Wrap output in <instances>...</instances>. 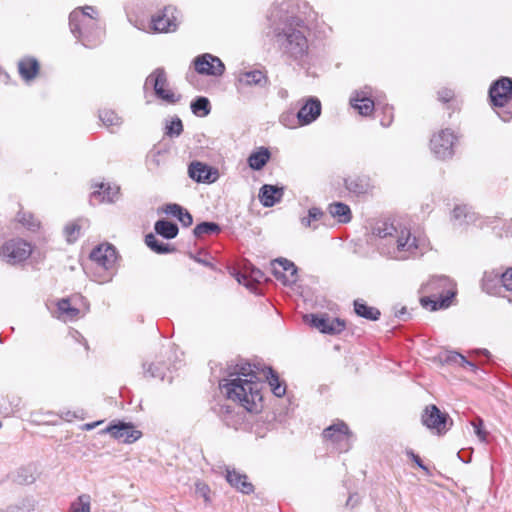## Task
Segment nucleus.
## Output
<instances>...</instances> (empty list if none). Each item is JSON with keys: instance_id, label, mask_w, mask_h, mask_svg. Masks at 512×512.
<instances>
[{"instance_id": "10", "label": "nucleus", "mask_w": 512, "mask_h": 512, "mask_svg": "<svg viewBox=\"0 0 512 512\" xmlns=\"http://www.w3.org/2000/svg\"><path fill=\"white\" fill-rule=\"evenodd\" d=\"M489 98L495 108H505L512 99V79L501 77L489 89Z\"/></svg>"}, {"instance_id": "55", "label": "nucleus", "mask_w": 512, "mask_h": 512, "mask_svg": "<svg viewBox=\"0 0 512 512\" xmlns=\"http://www.w3.org/2000/svg\"><path fill=\"white\" fill-rule=\"evenodd\" d=\"M192 258H193L196 262H198V263H200V264H202V265H204V266L212 267V264H211L209 261L205 260V259H202V258H200V257H196V256H192Z\"/></svg>"}, {"instance_id": "5", "label": "nucleus", "mask_w": 512, "mask_h": 512, "mask_svg": "<svg viewBox=\"0 0 512 512\" xmlns=\"http://www.w3.org/2000/svg\"><path fill=\"white\" fill-rule=\"evenodd\" d=\"M426 290L436 292L433 297L421 299L422 306L432 311L449 307L456 294L454 283L446 276L433 277L426 284Z\"/></svg>"}, {"instance_id": "56", "label": "nucleus", "mask_w": 512, "mask_h": 512, "mask_svg": "<svg viewBox=\"0 0 512 512\" xmlns=\"http://www.w3.org/2000/svg\"><path fill=\"white\" fill-rule=\"evenodd\" d=\"M460 366L467 367V368H469L472 371H476L477 370V366L474 363L468 361L467 359H466V363H461Z\"/></svg>"}, {"instance_id": "18", "label": "nucleus", "mask_w": 512, "mask_h": 512, "mask_svg": "<svg viewBox=\"0 0 512 512\" xmlns=\"http://www.w3.org/2000/svg\"><path fill=\"white\" fill-rule=\"evenodd\" d=\"M321 102L316 97H309L297 112L298 123L307 126L316 121L321 115Z\"/></svg>"}, {"instance_id": "60", "label": "nucleus", "mask_w": 512, "mask_h": 512, "mask_svg": "<svg viewBox=\"0 0 512 512\" xmlns=\"http://www.w3.org/2000/svg\"><path fill=\"white\" fill-rule=\"evenodd\" d=\"M73 417H76V415H75L74 413L67 412V413H66V417H65V419L69 421V420H71Z\"/></svg>"}, {"instance_id": "48", "label": "nucleus", "mask_w": 512, "mask_h": 512, "mask_svg": "<svg viewBox=\"0 0 512 512\" xmlns=\"http://www.w3.org/2000/svg\"><path fill=\"white\" fill-rule=\"evenodd\" d=\"M472 425L474 427V431L476 435L479 437L481 441L486 440V432L482 429L483 421L478 418L476 421L472 422Z\"/></svg>"}, {"instance_id": "33", "label": "nucleus", "mask_w": 512, "mask_h": 512, "mask_svg": "<svg viewBox=\"0 0 512 512\" xmlns=\"http://www.w3.org/2000/svg\"><path fill=\"white\" fill-rule=\"evenodd\" d=\"M155 232L166 239H173L178 234V226L167 220H158L154 225Z\"/></svg>"}, {"instance_id": "17", "label": "nucleus", "mask_w": 512, "mask_h": 512, "mask_svg": "<svg viewBox=\"0 0 512 512\" xmlns=\"http://www.w3.org/2000/svg\"><path fill=\"white\" fill-rule=\"evenodd\" d=\"M309 323L312 327L318 329L322 333L337 334L344 330L345 322L339 318H330L326 315H310Z\"/></svg>"}, {"instance_id": "19", "label": "nucleus", "mask_w": 512, "mask_h": 512, "mask_svg": "<svg viewBox=\"0 0 512 512\" xmlns=\"http://www.w3.org/2000/svg\"><path fill=\"white\" fill-rule=\"evenodd\" d=\"M189 177L197 182L212 183L216 181L218 172L201 162H192L188 168Z\"/></svg>"}, {"instance_id": "41", "label": "nucleus", "mask_w": 512, "mask_h": 512, "mask_svg": "<svg viewBox=\"0 0 512 512\" xmlns=\"http://www.w3.org/2000/svg\"><path fill=\"white\" fill-rule=\"evenodd\" d=\"M17 219L19 223L31 231L37 230L40 226L39 221L29 212H19Z\"/></svg>"}, {"instance_id": "39", "label": "nucleus", "mask_w": 512, "mask_h": 512, "mask_svg": "<svg viewBox=\"0 0 512 512\" xmlns=\"http://www.w3.org/2000/svg\"><path fill=\"white\" fill-rule=\"evenodd\" d=\"M191 110L197 116H207L210 113V102L206 97H198L191 103Z\"/></svg>"}, {"instance_id": "16", "label": "nucleus", "mask_w": 512, "mask_h": 512, "mask_svg": "<svg viewBox=\"0 0 512 512\" xmlns=\"http://www.w3.org/2000/svg\"><path fill=\"white\" fill-rule=\"evenodd\" d=\"M373 90L371 87H364L362 90L355 91L350 98L351 106L356 109L359 114L369 116L375 108L372 100Z\"/></svg>"}, {"instance_id": "59", "label": "nucleus", "mask_w": 512, "mask_h": 512, "mask_svg": "<svg viewBox=\"0 0 512 512\" xmlns=\"http://www.w3.org/2000/svg\"><path fill=\"white\" fill-rule=\"evenodd\" d=\"M98 424H99V422L92 423V424H86V425H85V429H86V430H91V429H93V428H94L96 425H98Z\"/></svg>"}, {"instance_id": "28", "label": "nucleus", "mask_w": 512, "mask_h": 512, "mask_svg": "<svg viewBox=\"0 0 512 512\" xmlns=\"http://www.w3.org/2000/svg\"><path fill=\"white\" fill-rule=\"evenodd\" d=\"M354 311L358 316L370 321L378 320L381 315L377 308L368 306L362 299L354 301Z\"/></svg>"}, {"instance_id": "53", "label": "nucleus", "mask_w": 512, "mask_h": 512, "mask_svg": "<svg viewBox=\"0 0 512 512\" xmlns=\"http://www.w3.org/2000/svg\"><path fill=\"white\" fill-rule=\"evenodd\" d=\"M497 114L503 121H508L512 118V110L511 109L497 111Z\"/></svg>"}, {"instance_id": "35", "label": "nucleus", "mask_w": 512, "mask_h": 512, "mask_svg": "<svg viewBox=\"0 0 512 512\" xmlns=\"http://www.w3.org/2000/svg\"><path fill=\"white\" fill-rule=\"evenodd\" d=\"M57 310H58V318H61L63 320H73L75 319L79 314V309L73 307L70 304L69 299H61L57 303Z\"/></svg>"}, {"instance_id": "26", "label": "nucleus", "mask_w": 512, "mask_h": 512, "mask_svg": "<svg viewBox=\"0 0 512 512\" xmlns=\"http://www.w3.org/2000/svg\"><path fill=\"white\" fill-rule=\"evenodd\" d=\"M346 188L356 194H365L370 190L369 178L366 176H352L345 179Z\"/></svg>"}, {"instance_id": "61", "label": "nucleus", "mask_w": 512, "mask_h": 512, "mask_svg": "<svg viewBox=\"0 0 512 512\" xmlns=\"http://www.w3.org/2000/svg\"><path fill=\"white\" fill-rule=\"evenodd\" d=\"M391 121H392V117H390V119L387 122H385L384 120H381V125L384 127H388L390 125Z\"/></svg>"}, {"instance_id": "11", "label": "nucleus", "mask_w": 512, "mask_h": 512, "mask_svg": "<svg viewBox=\"0 0 512 512\" xmlns=\"http://www.w3.org/2000/svg\"><path fill=\"white\" fill-rule=\"evenodd\" d=\"M323 437L325 440H329L335 444L336 448L341 452H345L350 448V431L348 426L342 421L324 429Z\"/></svg>"}, {"instance_id": "20", "label": "nucleus", "mask_w": 512, "mask_h": 512, "mask_svg": "<svg viewBox=\"0 0 512 512\" xmlns=\"http://www.w3.org/2000/svg\"><path fill=\"white\" fill-rule=\"evenodd\" d=\"M225 477L227 482L238 491L244 494H250L253 492L254 487L252 483L248 481L247 476L245 474H242L236 471L235 469H230L229 467H227Z\"/></svg>"}, {"instance_id": "36", "label": "nucleus", "mask_w": 512, "mask_h": 512, "mask_svg": "<svg viewBox=\"0 0 512 512\" xmlns=\"http://www.w3.org/2000/svg\"><path fill=\"white\" fill-rule=\"evenodd\" d=\"M146 245L157 254H166L173 251L169 244L158 241L153 233H149L145 236Z\"/></svg>"}, {"instance_id": "34", "label": "nucleus", "mask_w": 512, "mask_h": 512, "mask_svg": "<svg viewBox=\"0 0 512 512\" xmlns=\"http://www.w3.org/2000/svg\"><path fill=\"white\" fill-rule=\"evenodd\" d=\"M99 118L102 123L111 131L114 128H119L122 125V118L113 110L103 109L99 112Z\"/></svg>"}, {"instance_id": "7", "label": "nucleus", "mask_w": 512, "mask_h": 512, "mask_svg": "<svg viewBox=\"0 0 512 512\" xmlns=\"http://www.w3.org/2000/svg\"><path fill=\"white\" fill-rule=\"evenodd\" d=\"M31 253V244L22 239L9 240L0 247L1 259L12 265L25 261Z\"/></svg>"}, {"instance_id": "37", "label": "nucleus", "mask_w": 512, "mask_h": 512, "mask_svg": "<svg viewBox=\"0 0 512 512\" xmlns=\"http://www.w3.org/2000/svg\"><path fill=\"white\" fill-rule=\"evenodd\" d=\"M221 230L220 226L214 222H202L195 226L193 233L197 238H201L204 235L219 233Z\"/></svg>"}, {"instance_id": "8", "label": "nucleus", "mask_w": 512, "mask_h": 512, "mask_svg": "<svg viewBox=\"0 0 512 512\" xmlns=\"http://www.w3.org/2000/svg\"><path fill=\"white\" fill-rule=\"evenodd\" d=\"M167 76L164 68H156L147 78L145 81V87L151 86L155 92V95L169 103L174 104L180 100V96L176 95L174 92H172L169 89H165V86L167 85Z\"/></svg>"}, {"instance_id": "14", "label": "nucleus", "mask_w": 512, "mask_h": 512, "mask_svg": "<svg viewBox=\"0 0 512 512\" xmlns=\"http://www.w3.org/2000/svg\"><path fill=\"white\" fill-rule=\"evenodd\" d=\"M90 259L99 268H102L105 271H110L116 263L117 253L112 245L102 244L92 250Z\"/></svg>"}, {"instance_id": "51", "label": "nucleus", "mask_w": 512, "mask_h": 512, "mask_svg": "<svg viewBox=\"0 0 512 512\" xmlns=\"http://www.w3.org/2000/svg\"><path fill=\"white\" fill-rule=\"evenodd\" d=\"M454 97V92L450 89H443L438 92V98L442 102H449Z\"/></svg>"}, {"instance_id": "42", "label": "nucleus", "mask_w": 512, "mask_h": 512, "mask_svg": "<svg viewBox=\"0 0 512 512\" xmlns=\"http://www.w3.org/2000/svg\"><path fill=\"white\" fill-rule=\"evenodd\" d=\"M279 121L283 126L289 129H295L301 126L300 123H298L297 114L294 115L292 112L281 114Z\"/></svg>"}, {"instance_id": "23", "label": "nucleus", "mask_w": 512, "mask_h": 512, "mask_svg": "<svg viewBox=\"0 0 512 512\" xmlns=\"http://www.w3.org/2000/svg\"><path fill=\"white\" fill-rule=\"evenodd\" d=\"M267 76L260 70L241 72L238 75V83L242 86H266Z\"/></svg>"}, {"instance_id": "52", "label": "nucleus", "mask_w": 512, "mask_h": 512, "mask_svg": "<svg viewBox=\"0 0 512 512\" xmlns=\"http://www.w3.org/2000/svg\"><path fill=\"white\" fill-rule=\"evenodd\" d=\"M407 455L416 463V465L419 468H421V469H423L425 471L428 470L427 467L423 464V462L420 459V457L418 455H416L412 450L407 451Z\"/></svg>"}, {"instance_id": "30", "label": "nucleus", "mask_w": 512, "mask_h": 512, "mask_svg": "<svg viewBox=\"0 0 512 512\" xmlns=\"http://www.w3.org/2000/svg\"><path fill=\"white\" fill-rule=\"evenodd\" d=\"M270 156L271 154L267 148H260L248 157V165L253 170H261L269 161Z\"/></svg>"}, {"instance_id": "29", "label": "nucleus", "mask_w": 512, "mask_h": 512, "mask_svg": "<svg viewBox=\"0 0 512 512\" xmlns=\"http://www.w3.org/2000/svg\"><path fill=\"white\" fill-rule=\"evenodd\" d=\"M264 375L268 381V384L276 397H282L286 393V386L280 382L279 376L276 372L268 367L264 370Z\"/></svg>"}, {"instance_id": "3", "label": "nucleus", "mask_w": 512, "mask_h": 512, "mask_svg": "<svg viewBox=\"0 0 512 512\" xmlns=\"http://www.w3.org/2000/svg\"><path fill=\"white\" fill-rule=\"evenodd\" d=\"M282 25L275 29L278 45L291 58H302L308 51L306 27L303 20L298 17H286Z\"/></svg>"}, {"instance_id": "6", "label": "nucleus", "mask_w": 512, "mask_h": 512, "mask_svg": "<svg viewBox=\"0 0 512 512\" xmlns=\"http://www.w3.org/2000/svg\"><path fill=\"white\" fill-rule=\"evenodd\" d=\"M458 140L457 135L449 128L441 129L430 139V149L436 158L450 159L454 155V147Z\"/></svg>"}, {"instance_id": "32", "label": "nucleus", "mask_w": 512, "mask_h": 512, "mask_svg": "<svg viewBox=\"0 0 512 512\" xmlns=\"http://www.w3.org/2000/svg\"><path fill=\"white\" fill-rule=\"evenodd\" d=\"M273 272L277 278L285 276V272H289L291 276L296 274L297 268L293 262L287 259H276L272 262Z\"/></svg>"}, {"instance_id": "22", "label": "nucleus", "mask_w": 512, "mask_h": 512, "mask_svg": "<svg viewBox=\"0 0 512 512\" xmlns=\"http://www.w3.org/2000/svg\"><path fill=\"white\" fill-rule=\"evenodd\" d=\"M283 188L265 184L260 188L259 200L264 207H272L283 197Z\"/></svg>"}, {"instance_id": "4", "label": "nucleus", "mask_w": 512, "mask_h": 512, "mask_svg": "<svg viewBox=\"0 0 512 512\" xmlns=\"http://www.w3.org/2000/svg\"><path fill=\"white\" fill-rule=\"evenodd\" d=\"M95 10L91 6L73 10L69 16L70 31L87 48L98 45L103 36Z\"/></svg>"}, {"instance_id": "43", "label": "nucleus", "mask_w": 512, "mask_h": 512, "mask_svg": "<svg viewBox=\"0 0 512 512\" xmlns=\"http://www.w3.org/2000/svg\"><path fill=\"white\" fill-rule=\"evenodd\" d=\"M323 216V212L321 209L317 207H312L308 211V216L303 217L301 219V223L305 227H311L312 221H317Z\"/></svg>"}, {"instance_id": "9", "label": "nucleus", "mask_w": 512, "mask_h": 512, "mask_svg": "<svg viewBox=\"0 0 512 512\" xmlns=\"http://www.w3.org/2000/svg\"><path fill=\"white\" fill-rule=\"evenodd\" d=\"M448 420V414L441 412L436 405L426 406L421 415L422 424L438 435L448 431Z\"/></svg>"}, {"instance_id": "15", "label": "nucleus", "mask_w": 512, "mask_h": 512, "mask_svg": "<svg viewBox=\"0 0 512 512\" xmlns=\"http://www.w3.org/2000/svg\"><path fill=\"white\" fill-rule=\"evenodd\" d=\"M103 433H108L113 438L122 440L125 443H133L142 435L141 432L136 430L131 423L121 421L110 424L103 430Z\"/></svg>"}, {"instance_id": "50", "label": "nucleus", "mask_w": 512, "mask_h": 512, "mask_svg": "<svg viewBox=\"0 0 512 512\" xmlns=\"http://www.w3.org/2000/svg\"><path fill=\"white\" fill-rule=\"evenodd\" d=\"M183 207L178 204H168L165 208V212L173 217L178 218L179 214L182 213Z\"/></svg>"}, {"instance_id": "46", "label": "nucleus", "mask_w": 512, "mask_h": 512, "mask_svg": "<svg viewBox=\"0 0 512 512\" xmlns=\"http://www.w3.org/2000/svg\"><path fill=\"white\" fill-rule=\"evenodd\" d=\"M195 492L198 496L202 497L206 502L209 501L210 488L203 482H197L195 484Z\"/></svg>"}, {"instance_id": "62", "label": "nucleus", "mask_w": 512, "mask_h": 512, "mask_svg": "<svg viewBox=\"0 0 512 512\" xmlns=\"http://www.w3.org/2000/svg\"><path fill=\"white\" fill-rule=\"evenodd\" d=\"M111 274H109L106 278H104L103 280H100L99 282H106V281H109L111 280Z\"/></svg>"}, {"instance_id": "24", "label": "nucleus", "mask_w": 512, "mask_h": 512, "mask_svg": "<svg viewBox=\"0 0 512 512\" xmlns=\"http://www.w3.org/2000/svg\"><path fill=\"white\" fill-rule=\"evenodd\" d=\"M119 193V187L118 186H111L109 184L101 183L99 185V190L94 191L90 196L91 202H114L117 198Z\"/></svg>"}, {"instance_id": "40", "label": "nucleus", "mask_w": 512, "mask_h": 512, "mask_svg": "<svg viewBox=\"0 0 512 512\" xmlns=\"http://www.w3.org/2000/svg\"><path fill=\"white\" fill-rule=\"evenodd\" d=\"M63 232H64V236L66 238V241L68 243H74L80 237V234H81V225H80L79 221H73V222L68 223L64 227Z\"/></svg>"}, {"instance_id": "49", "label": "nucleus", "mask_w": 512, "mask_h": 512, "mask_svg": "<svg viewBox=\"0 0 512 512\" xmlns=\"http://www.w3.org/2000/svg\"><path fill=\"white\" fill-rule=\"evenodd\" d=\"M177 219L181 222V224L184 227H189L193 223V217L186 209H183L182 213L179 214V217Z\"/></svg>"}, {"instance_id": "44", "label": "nucleus", "mask_w": 512, "mask_h": 512, "mask_svg": "<svg viewBox=\"0 0 512 512\" xmlns=\"http://www.w3.org/2000/svg\"><path fill=\"white\" fill-rule=\"evenodd\" d=\"M183 131L182 121L179 118L174 119L166 126V135L169 137H178Z\"/></svg>"}, {"instance_id": "1", "label": "nucleus", "mask_w": 512, "mask_h": 512, "mask_svg": "<svg viewBox=\"0 0 512 512\" xmlns=\"http://www.w3.org/2000/svg\"><path fill=\"white\" fill-rule=\"evenodd\" d=\"M235 376L225 383H220V388L227 398L238 402L245 410L249 412H258L262 405V383L251 369L249 363H243L236 366Z\"/></svg>"}, {"instance_id": "45", "label": "nucleus", "mask_w": 512, "mask_h": 512, "mask_svg": "<svg viewBox=\"0 0 512 512\" xmlns=\"http://www.w3.org/2000/svg\"><path fill=\"white\" fill-rule=\"evenodd\" d=\"M444 362L456 363V364L461 365V363H466V357L458 352H448L445 355Z\"/></svg>"}, {"instance_id": "47", "label": "nucleus", "mask_w": 512, "mask_h": 512, "mask_svg": "<svg viewBox=\"0 0 512 512\" xmlns=\"http://www.w3.org/2000/svg\"><path fill=\"white\" fill-rule=\"evenodd\" d=\"M146 373H148L151 377H154V378H160V379H164L165 377V372L162 368L158 367V366H155L154 364H150L148 366V369L145 370Z\"/></svg>"}, {"instance_id": "58", "label": "nucleus", "mask_w": 512, "mask_h": 512, "mask_svg": "<svg viewBox=\"0 0 512 512\" xmlns=\"http://www.w3.org/2000/svg\"><path fill=\"white\" fill-rule=\"evenodd\" d=\"M477 352L483 354L486 357L490 356V352L487 349H481V350H478Z\"/></svg>"}, {"instance_id": "2", "label": "nucleus", "mask_w": 512, "mask_h": 512, "mask_svg": "<svg viewBox=\"0 0 512 512\" xmlns=\"http://www.w3.org/2000/svg\"><path fill=\"white\" fill-rule=\"evenodd\" d=\"M373 232L382 240L380 244L382 253L390 258L405 260L416 254L417 240L412 237L408 228L382 222L374 228Z\"/></svg>"}, {"instance_id": "57", "label": "nucleus", "mask_w": 512, "mask_h": 512, "mask_svg": "<svg viewBox=\"0 0 512 512\" xmlns=\"http://www.w3.org/2000/svg\"><path fill=\"white\" fill-rule=\"evenodd\" d=\"M253 277L256 281H260V278L262 277V273L260 270H254L253 272Z\"/></svg>"}, {"instance_id": "27", "label": "nucleus", "mask_w": 512, "mask_h": 512, "mask_svg": "<svg viewBox=\"0 0 512 512\" xmlns=\"http://www.w3.org/2000/svg\"><path fill=\"white\" fill-rule=\"evenodd\" d=\"M476 216L470 209L463 206H456L452 212V220L455 226H463L465 224L474 223Z\"/></svg>"}, {"instance_id": "13", "label": "nucleus", "mask_w": 512, "mask_h": 512, "mask_svg": "<svg viewBox=\"0 0 512 512\" xmlns=\"http://www.w3.org/2000/svg\"><path fill=\"white\" fill-rule=\"evenodd\" d=\"M195 70L199 74L221 76L224 73L225 66L223 62L212 54L205 53L194 59Z\"/></svg>"}, {"instance_id": "25", "label": "nucleus", "mask_w": 512, "mask_h": 512, "mask_svg": "<svg viewBox=\"0 0 512 512\" xmlns=\"http://www.w3.org/2000/svg\"><path fill=\"white\" fill-rule=\"evenodd\" d=\"M18 71L25 81H31L38 74L39 63L32 57L23 58L18 63Z\"/></svg>"}, {"instance_id": "63", "label": "nucleus", "mask_w": 512, "mask_h": 512, "mask_svg": "<svg viewBox=\"0 0 512 512\" xmlns=\"http://www.w3.org/2000/svg\"><path fill=\"white\" fill-rule=\"evenodd\" d=\"M403 313H405V309L404 308L400 311V314H403Z\"/></svg>"}, {"instance_id": "31", "label": "nucleus", "mask_w": 512, "mask_h": 512, "mask_svg": "<svg viewBox=\"0 0 512 512\" xmlns=\"http://www.w3.org/2000/svg\"><path fill=\"white\" fill-rule=\"evenodd\" d=\"M329 213L340 223H348L351 221V210L348 205L342 202H336L329 205Z\"/></svg>"}, {"instance_id": "12", "label": "nucleus", "mask_w": 512, "mask_h": 512, "mask_svg": "<svg viewBox=\"0 0 512 512\" xmlns=\"http://www.w3.org/2000/svg\"><path fill=\"white\" fill-rule=\"evenodd\" d=\"M176 12V9L171 6L159 11L151 19L152 29L160 33L175 31L178 26Z\"/></svg>"}, {"instance_id": "54", "label": "nucleus", "mask_w": 512, "mask_h": 512, "mask_svg": "<svg viewBox=\"0 0 512 512\" xmlns=\"http://www.w3.org/2000/svg\"><path fill=\"white\" fill-rule=\"evenodd\" d=\"M237 280L240 284H243L247 288L252 289V284L247 280V276L245 274H239Z\"/></svg>"}, {"instance_id": "21", "label": "nucleus", "mask_w": 512, "mask_h": 512, "mask_svg": "<svg viewBox=\"0 0 512 512\" xmlns=\"http://www.w3.org/2000/svg\"><path fill=\"white\" fill-rule=\"evenodd\" d=\"M493 282H500L507 291H512V268L507 269L500 276L496 274L494 278H492L491 274L485 273L482 286L487 293H494L492 289L494 286Z\"/></svg>"}, {"instance_id": "38", "label": "nucleus", "mask_w": 512, "mask_h": 512, "mask_svg": "<svg viewBox=\"0 0 512 512\" xmlns=\"http://www.w3.org/2000/svg\"><path fill=\"white\" fill-rule=\"evenodd\" d=\"M68 512H91V497L88 494L80 495L70 505Z\"/></svg>"}]
</instances>
